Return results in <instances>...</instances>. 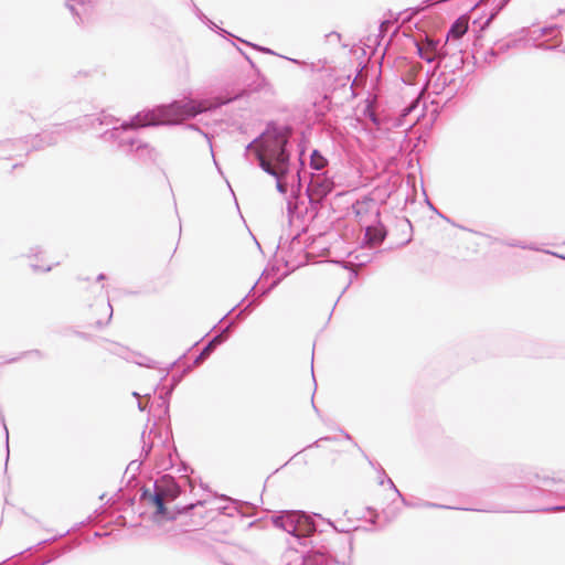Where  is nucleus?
<instances>
[{
	"label": "nucleus",
	"instance_id": "19",
	"mask_svg": "<svg viewBox=\"0 0 565 565\" xmlns=\"http://www.w3.org/2000/svg\"><path fill=\"white\" fill-rule=\"evenodd\" d=\"M267 138H268V132H267V129H266L259 137L255 138L252 142H249L246 146L244 156L247 157L248 152L254 148V146L256 143H259V145L254 150V152L256 153L257 150H262L263 149V145H264L265 140H267Z\"/></svg>",
	"mask_w": 565,
	"mask_h": 565
},
{
	"label": "nucleus",
	"instance_id": "49",
	"mask_svg": "<svg viewBox=\"0 0 565 565\" xmlns=\"http://www.w3.org/2000/svg\"><path fill=\"white\" fill-rule=\"evenodd\" d=\"M106 276L104 274H99L96 278L97 281L104 280Z\"/></svg>",
	"mask_w": 565,
	"mask_h": 565
},
{
	"label": "nucleus",
	"instance_id": "10",
	"mask_svg": "<svg viewBox=\"0 0 565 565\" xmlns=\"http://www.w3.org/2000/svg\"><path fill=\"white\" fill-rule=\"evenodd\" d=\"M234 324H235V320H232L224 329H222V331L220 333L215 334L206 343V345L202 349V351L199 353V355L193 361V364L195 366L200 365L203 361H205L218 345H221L222 343H224L227 340L228 334H230L232 328L234 327Z\"/></svg>",
	"mask_w": 565,
	"mask_h": 565
},
{
	"label": "nucleus",
	"instance_id": "45",
	"mask_svg": "<svg viewBox=\"0 0 565 565\" xmlns=\"http://www.w3.org/2000/svg\"><path fill=\"white\" fill-rule=\"evenodd\" d=\"M505 245L510 247H518V241H508L505 242Z\"/></svg>",
	"mask_w": 565,
	"mask_h": 565
},
{
	"label": "nucleus",
	"instance_id": "12",
	"mask_svg": "<svg viewBox=\"0 0 565 565\" xmlns=\"http://www.w3.org/2000/svg\"><path fill=\"white\" fill-rule=\"evenodd\" d=\"M529 40L525 36H509L497 41V51L502 54L511 50H522L527 46Z\"/></svg>",
	"mask_w": 565,
	"mask_h": 565
},
{
	"label": "nucleus",
	"instance_id": "27",
	"mask_svg": "<svg viewBox=\"0 0 565 565\" xmlns=\"http://www.w3.org/2000/svg\"><path fill=\"white\" fill-rule=\"evenodd\" d=\"M22 356H35V358H38V359H43V358H44V354H43L40 350L26 351V352H23L21 356L10 359L8 362H9V363H11V362H15V361H18L19 359H21Z\"/></svg>",
	"mask_w": 565,
	"mask_h": 565
},
{
	"label": "nucleus",
	"instance_id": "2",
	"mask_svg": "<svg viewBox=\"0 0 565 565\" xmlns=\"http://www.w3.org/2000/svg\"><path fill=\"white\" fill-rule=\"evenodd\" d=\"M268 138L262 150L256 151L259 168L276 179V189L279 193H287L288 185L282 179L289 172L290 152L288 150L291 128L278 126L275 122L267 125Z\"/></svg>",
	"mask_w": 565,
	"mask_h": 565
},
{
	"label": "nucleus",
	"instance_id": "1",
	"mask_svg": "<svg viewBox=\"0 0 565 565\" xmlns=\"http://www.w3.org/2000/svg\"><path fill=\"white\" fill-rule=\"evenodd\" d=\"M205 111L202 103L193 99L173 100L167 105H159L152 109L139 111L129 121H122L116 126L119 119L111 115L100 114L90 119V125L96 126H113L100 135V138L110 143H115L117 148L126 153H132L134 148L139 139L132 132L134 129L177 125L181 120L193 118L199 114Z\"/></svg>",
	"mask_w": 565,
	"mask_h": 565
},
{
	"label": "nucleus",
	"instance_id": "50",
	"mask_svg": "<svg viewBox=\"0 0 565 565\" xmlns=\"http://www.w3.org/2000/svg\"><path fill=\"white\" fill-rule=\"evenodd\" d=\"M328 525L332 526L335 531H338V529L334 526V524L331 521H328ZM339 532H342V530H339Z\"/></svg>",
	"mask_w": 565,
	"mask_h": 565
},
{
	"label": "nucleus",
	"instance_id": "9",
	"mask_svg": "<svg viewBox=\"0 0 565 565\" xmlns=\"http://www.w3.org/2000/svg\"><path fill=\"white\" fill-rule=\"evenodd\" d=\"M352 211L361 224L365 225L373 222H379L380 211L376 201L371 196H363L352 204Z\"/></svg>",
	"mask_w": 565,
	"mask_h": 565
},
{
	"label": "nucleus",
	"instance_id": "21",
	"mask_svg": "<svg viewBox=\"0 0 565 565\" xmlns=\"http://www.w3.org/2000/svg\"><path fill=\"white\" fill-rule=\"evenodd\" d=\"M448 77L445 74H440L437 78V81L433 85V90L435 94H440L441 90L446 87V85L449 83Z\"/></svg>",
	"mask_w": 565,
	"mask_h": 565
},
{
	"label": "nucleus",
	"instance_id": "25",
	"mask_svg": "<svg viewBox=\"0 0 565 565\" xmlns=\"http://www.w3.org/2000/svg\"><path fill=\"white\" fill-rule=\"evenodd\" d=\"M141 439H142L141 456L147 458L150 455L151 450H152L153 443L146 440V431L142 433Z\"/></svg>",
	"mask_w": 565,
	"mask_h": 565
},
{
	"label": "nucleus",
	"instance_id": "8",
	"mask_svg": "<svg viewBox=\"0 0 565 565\" xmlns=\"http://www.w3.org/2000/svg\"><path fill=\"white\" fill-rule=\"evenodd\" d=\"M285 565H338L331 556L320 551L299 552L295 548L282 555Z\"/></svg>",
	"mask_w": 565,
	"mask_h": 565
},
{
	"label": "nucleus",
	"instance_id": "7",
	"mask_svg": "<svg viewBox=\"0 0 565 565\" xmlns=\"http://www.w3.org/2000/svg\"><path fill=\"white\" fill-rule=\"evenodd\" d=\"M335 183L333 177L328 172H312L307 194L312 206L321 205L323 200L334 190Z\"/></svg>",
	"mask_w": 565,
	"mask_h": 565
},
{
	"label": "nucleus",
	"instance_id": "20",
	"mask_svg": "<svg viewBox=\"0 0 565 565\" xmlns=\"http://www.w3.org/2000/svg\"><path fill=\"white\" fill-rule=\"evenodd\" d=\"M502 54L501 51H497V42L492 47L483 53V61L488 64H492L498 55Z\"/></svg>",
	"mask_w": 565,
	"mask_h": 565
},
{
	"label": "nucleus",
	"instance_id": "31",
	"mask_svg": "<svg viewBox=\"0 0 565 565\" xmlns=\"http://www.w3.org/2000/svg\"><path fill=\"white\" fill-rule=\"evenodd\" d=\"M419 102L418 100H414L411 105L406 106L403 110H402V116H407L409 115L417 106H418Z\"/></svg>",
	"mask_w": 565,
	"mask_h": 565
},
{
	"label": "nucleus",
	"instance_id": "26",
	"mask_svg": "<svg viewBox=\"0 0 565 565\" xmlns=\"http://www.w3.org/2000/svg\"><path fill=\"white\" fill-rule=\"evenodd\" d=\"M364 115L376 126H380L381 124V120L377 116V114L375 113V110L371 107V105H367L366 108L364 109Z\"/></svg>",
	"mask_w": 565,
	"mask_h": 565
},
{
	"label": "nucleus",
	"instance_id": "3",
	"mask_svg": "<svg viewBox=\"0 0 565 565\" xmlns=\"http://www.w3.org/2000/svg\"><path fill=\"white\" fill-rule=\"evenodd\" d=\"M153 491L143 488L140 494V501L152 504L156 510L153 512V519L156 521H173L180 514H186L194 508L203 505L204 501H198L183 507H174L169 510L166 507L167 502L174 501L181 493V487L175 479L170 475H164L157 479L152 484Z\"/></svg>",
	"mask_w": 565,
	"mask_h": 565
},
{
	"label": "nucleus",
	"instance_id": "38",
	"mask_svg": "<svg viewBox=\"0 0 565 565\" xmlns=\"http://www.w3.org/2000/svg\"><path fill=\"white\" fill-rule=\"evenodd\" d=\"M92 292L95 296H103L104 294V286H97L96 284L92 286Z\"/></svg>",
	"mask_w": 565,
	"mask_h": 565
},
{
	"label": "nucleus",
	"instance_id": "35",
	"mask_svg": "<svg viewBox=\"0 0 565 565\" xmlns=\"http://www.w3.org/2000/svg\"><path fill=\"white\" fill-rule=\"evenodd\" d=\"M399 498H401V500H402V502H403V504L405 507H408V508H419L420 501H417V502L408 501L403 494Z\"/></svg>",
	"mask_w": 565,
	"mask_h": 565
},
{
	"label": "nucleus",
	"instance_id": "32",
	"mask_svg": "<svg viewBox=\"0 0 565 565\" xmlns=\"http://www.w3.org/2000/svg\"><path fill=\"white\" fill-rule=\"evenodd\" d=\"M136 363L138 365H143V366H147V367H154V361L146 358V356H141V360H138L136 361Z\"/></svg>",
	"mask_w": 565,
	"mask_h": 565
},
{
	"label": "nucleus",
	"instance_id": "6",
	"mask_svg": "<svg viewBox=\"0 0 565 565\" xmlns=\"http://www.w3.org/2000/svg\"><path fill=\"white\" fill-rule=\"evenodd\" d=\"M57 141L58 137L55 131H43L33 136L31 138V148L29 147V140H7L1 143L4 153L0 156V159H12L13 157L21 156L22 152L28 154L31 149H42L46 146L55 145Z\"/></svg>",
	"mask_w": 565,
	"mask_h": 565
},
{
	"label": "nucleus",
	"instance_id": "52",
	"mask_svg": "<svg viewBox=\"0 0 565 565\" xmlns=\"http://www.w3.org/2000/svg\"><path fill=\"white\" fill-rule=\"evenodd\" d=\"M96 324H97V327H99V328H100L104 323H103L100 320H98V321L96 322Z\"/></svg>",
	"mask_w": 565,
	"mask_h": 565
},
{
	"label": "nucleus",
	"instance_id": "48",
	"mask_svg": "<svg viewBox=\"0 0 565 565\" xmlns=\"http://www.w3.org/2000/svg\"><path fill=\"white\" fill-rule=\"evenodd\" d=\"M488 2H489V0H480V2H478V3L476 4L475 10H476V9H478L482 3L487 4Z\"/></svg>",
	"mask_w": 565,
	"mask_h": 565
},
{
	"label": "nucleus",
	"instance_id": "5",
	"mask_svg": "<svg viewBox=\"0 0 565 565\" xmlns=\"http://www.w3.org/2000/svg\"><path fill=\"white\" fill-rule=\"evenodd\" d=\"M537 478L539 486L529 488L526 486H514L505 489V497H520L524 499L525 501L509 509L504 510L505 512H539L540 510H529V509H522L524 507L530 505H537L542 508H547L546 505H542L535 502H531V500H536L540 498L545 497L546 494H558L562 489V483L559 481H556L553 478L544 477V478ZM542 512H545L544 510H541Z\"/></svg>",
	"mask_w": 565,
	"mask_h": 565
},
{
	"label": "nucleus",
	"instance_id": "15",
	"mask_svg": "<svg viewBox=\"0 0 565 565\" xmlns=\"http://www.w3.org/2000/svg\"><path fill=\"white\" fill-rule=\"evenodd\" d=\"M468 31V24L463 20V18L457 19L450 26L447 32L448 40H459L461 39Z\"/></svg>",
	"mask_w": 565,
	"mask_h": 565
},
{
	"label": "nucleus",
	"instance_id": "4",
	"mask_svg": "<svg viewBox=\"0 0 565 565\" xmlns=\"http://www.w3.org/2000/svg\"><path fill=\"white\" fill-rule=\"evenodd\" d=\"M315 516L308 515L303 511H281L279 514L271 518L273 524L292 535L300 545L307 546L308 537L318 531V525Z\"/></svg>",
	"mask_w": 565,
	"mask_h": 565
},
{
	"label": "nucleus",
	"instance_id": "46",
	"mask_svg": "<svg viewBox=\"0 0 565 565\" xmlns=\"http://www.w3.org/2000/svg\"><path fill=\"white\" fill-rule=\"evenodd\" d=\"M327 36H328V38L334 36V38H337L338 40H340V34H339L338 32H335V31H333V32L329 33Z\"/></svg>",
	"mask_w": 565,
	"mask_h": 565
},
{
	"label": "nucleus",
	"instance_id": "16",
	"mask_svg": "<svg viewBox=\"0 0 565 565\" xmlns=\"http://www.w3.org/2000/svg\"><path fill=\"white\" fill-rule=\"evenodd\" d=\"M89 3L88 0H68L66 6L74 17L82 20V17L88 11Z\"/></svg>",
	"mask_w": 565,
	"mask_h": 565
},
{
	"label": "nucleus",
	"instance_id": "24",
	"mask_svg": "<svg viewBox=\"0 0 565 565\" xmlns=\"http://www.w3.org/2000/svg\"><path fill=\"white\" fill-rule=\"evenodd\" d=\"M232 504H236V501L231 500ZM221 514L233 518L237 512V508L235 505H224L217 508Z\"/></svg>",
	"mask_w": 565,
	"mask_h": 565
},
{
	"label": "nucleus",
	"instance_id": "18",
	"mask_svg": "<svg viewBox=\"0 0 565 565\" xmlns=\"http://www.w3.org/2000/svg\"><path fill=\"white\" fill-rule=\"evenodd\" d=\"M416 47L420 58L425 60L427 63H433L434 61L439 58L440 53L436 49L427 51L419 44H416Z\"/></svg>",
	"mask_w": 565,
	"mask_h": 565
},
{
	"label": "nucleus",
	"instance_id": "57",
	"mask_svg": "<svg viewBox=\"0 0 565 565\" xmlns=\"http://www.w3.org/2000/svg\"><path fill=\"white\" fill-rule=\"evenodd\" d=\"M358 276V273L356 271H352V277H356Z\"/></svg>",
	"mask_w": 565,
	"mask_h": 565
},
{
	"label": "nucleus",
	"instance_id": "44",
	"mask_svg": "<svg viewBox=\"0 0 565 565\" xmlns=\"http://www.w3.org/2000/svg\"><path fill=\"white\" fill-rule=\"evenodd\" d=\"M4 430H6V439H7V451L9 452V430L6 425H4ZM8 458H9V455L7 456V459Z\"/></svg>",
	"mask_w": 565,
	"mask_h": 565
},
{
	"label": "nucleus",
	"instance_id": "58",
	"mask_svg": "<svg viewBox=\"0 0 565 565\" xmlns=\"http://www.w3.org/2000/svg\"><path fill=\"white\" fill-rule=\"evenodd\" d=\"M175 361L170 364V369H172L175 365Z\"/></svg>",
	"mask_w": 565,
	"mask_h": 565
},
{
	"label": "nucleus",
	"instance_id": "22",
	"mask_svg": "<svg viewBox=\"0 0 565 565\" xmlns=\"http://www.w3.org/2000/svg\"><path fill=\"white\" fill-rule=\"evenodd\" d=\"M518 247L519 248H522V249H530V250H535V252H543V249H541L537 245L535 244H525L524 242L522 241H518ZM544 253L546 254H551V255H554V256H557V257H562L564 258L563 256H559L558 254L554 253V252H550V250H544Z\"/></svg>",
	"mask_w": 565,
	"mask_h": 565
},
{
	"label": "nucleus",
	"instance_id": "23",
	"mask_svg": "<svg viewBox=\"0 0 565 565\" xmlns=\"http://www.w3.org/2000/svg\"><path fill=\"white\" fill-rule=\"evenodd\" d=\"M113 347L114 348L110 349V352L124 358L125 360H130L131 353L126 348H124L122 345H120L118 343H113Z\"/></svg>",
	"mask_w": 565,
	"mask_h": 565
},
{
	"label": "nucleus",
	"instance_id": "36",
	"mask_svg": "<svg viewBox=\"0 0 565 565\" xmlns=\"http://www.w3.org/2000/svg\"><path fill=\"white\" fill-rule=\"evenodd\" d=\"M172 390H173V386L164 394V396L163 395L160 396V399H161L162 405L164 406V412L166 413L169 409V402H168L167 398L171 394Z\"/></svg>",
	"mask_w": 565,
	"mask_h": 565
},
{
	"label": "nucleus",
	"instance_id": "39",
	"mask_svg": "<svg viewBox=\"0 0 565 565\" xmlns=\"http://www.w3.org/2000/svg\"><path fill=\"white\" fill-rule=\"evenodd\" d=\"M296 209H297L296 205H294L291 201L287 202V211H288L289 215H291Z\"/></svg>",
	"mask_w": 565,
	"mask_h": 565
},
{
	"label": "nucleus",
	"instance_id": "51",
	"mask_svg": "<svg viewBox=\"0 0 565 565\" xmlns=\"http://www.w3.org/2000/svg\"><path fill=\"white\" fill-rule=\"evenodd\" d=\"M344 436H345V439H349V440H351V439H352L351 435H350V434H348V433H345V435H344Z\"/></svg>",
	"mask_w": 565,
	"mask_h": 565
},
{
	"label": "nucleus",
	"instance_id": "43",
	"mask_svg": "<svg viewBox=\"0 0 565 565\" xmlns=\"http://www.w3.org/2000/svg\"><path fill=\"white\" fill-rule=\"evenodd\" d=\"M32 268H33L34 270L42 269L43 271H50V270L52 269V267H51V266H47V267H45V268H42V267H40V266H38V265H34V264H32Z\"/></svg>",
	"mask_w": 565,
	"mask_h": 565
},
{
	"label": "nucleus",
	"instance_id": "54",
	"mask_svg": "<svg viewBox=\"0 0 565 565\" xmlns=\"http://www.w3.org/2000/svg\"><path fill=\"white\" fill-rule=\"evenodd\" d=\"M138 407L140 411H143L142 404L140 402L138 403Z\"/></svg>",
	"mask_w": 565,
	"mask_h": 565
},
{
	"label": "nucleus",
	"instance_id": "59",
	"mask_svg": "<svg viewBox=\"0 0 565 565\" xmlns=\"http://www.w3.org/2000/svg\"><path fill=\"white\" fill-rule=\"evenodd\" d=\"M227 317V315H225L224 317H222L221 321L222 322L223 320H225V318Z\"/></svg>",
	"mask_w": 565,
	"mask_h": 565
},
{
	"label": "nucleus",
	"instance_id": "34",
	"mask_svg": "<svg viewBox=\"0 0 565 565\" xmlns=\"http://www.w3.org/2000/svg\"><path fill=\"white\" fill-rule=\"evenodd\" d=\"M252 306H253V303H252V302H249V303H248L244 309H242V310L236 315L235 320H242V319H244V318H245V316L247 315V312H249V311H250Z\"/></svg>",
	"mask_w": 565,
	"mask_h": 565
},
{
	"label": "nucleus",
	"instance_id": "17",
	"mask_svg": "<svg viewBox=\"0 0 565 565\" xmlns=\"http://www.w3.org/2000/svg\"><path fill=\"white\" fill-rule=\"evenodd\" d=\"M310 168L313 172H324L323 169L328 164V160L321 154V152L315 149L310 154Z\"/></svg>",
	"mask_w": 565,
	"mask_h": 565
},
{
	"label": "nucleus",
	"instance_id": "47",
	"mask_svg": "<svg viewBox=\"0 0 565 565\" xmlns=\"http://www.w3.org/2000/svg\"><path fill=\"white\" fill-rule=\"evenodd\" d=\"M244 56H245V58L248 61V63L250 64V66H252L253 68H255L256 66H255L254 62L250 60V57H249L248 55H246V54H244Z\"/></svg>",
	"mask_w": 565,
	"mask_h": 565
},
{
	"label": "nucleus",
	"instance_id": "13",
	"mask_svg": "<svg viewBox=\"0 0 565 565\" xmlns=\"http://www.w3.org/2000/svg\"><path fill=\"white\" fill-rule=\"evenodd\" d=\"M132 152L141 160H154L158 154L153 147L141 140L137 141Z\"/></svg>",
	"mask_w": 565,
	"mask_h": 565
},
{
	"label": "nucleus",
	"instance_id": "33",
	"mask_svg": "<svg viewBox=\"0 0 565 565\" xmlns=\"http://www.w3.org/2000/svg\"><path fill=\"white\" fill-rule=\"evenodd\" d=\"M381 473L383 476H385L386 482L388 483L390 488L393 489L398 497H402V493L399 492V490L396 488V486L394 484L392 479L386 476L385 471L382 468H381Z\"/></svg>",
	"mask_w": 565,
	"mask_h": 565
},
{
	"label": "nucleus",
	"instance_id": "41",
	"mask_svg": "<svg viewBox=\"0 0 565 565\" xmlns=\"http://www.w3.org/2000/svg\"><path fill=\"white\" fill-rule=\"evenodd\" d=\"M332 439H333V437H322V438L316 440L310 447H313V446L319 447V445L322 440H332Z\"/></svg>",
	"mask_w": 565,
	"mask_h": 565
},
{
	"label": "nucleus",
	"instance_id": "14",
	"mask_svg": "<svg viewBox=\"0 0 565 565\" xmlns=\"http://www.w3.org/2000/svg\"><path fill=\"white\" fill-rule=\"evenodd\" d=\"M509 0H502L500 1V3L494 8L492 9L491 13L487 17L486 20H482V19H473L472 21V25L475 28L478 26V30L479 31H483L486 30L490 23L492 22V20L498 15V13L503 9V7L507 4Z\"/></svg>",
	"mask_w": 565,
	"mask_h": 565
},
{
	"label": "nucleus",
	"instance_id": "40",
	"mask_svg": "<svg viewBox=\"0 0 565 565\" xmlns=\"http://www.w3.org/2000/svg\"><path fill=\"white\" fill-rule=\"evenodd\" d=\"M139 466H140V463H137V461H135V460H134V461H131V462L128 465V467H127V471H129V470H136V469H138V468H139Z\"/></svg>",
	"mask_w": 565,
	"mask_h": 565
},
{
	"label": "nucleus",
	"instance_id": "55",
	"mask_svg": "<svg viewBox=\"0 0 565 565\" xmlns=\"http://www.w3.org/2000/svg\"><path fill=\"white\" fill-rule=\"evenodd\" d=\"M291 62L299 64L300 62L298 60L289 58Z\"/></svg>",
	"mask_w": 565,
	"mask_h": 565
},
{
	"label": "nucleus",
	"instance_id": "42",
	"mask_svg": "<svg viewBox=\"0 0 565 565\" xmlns=\"http://www.w3.org/2000/svg\"><path fill=\"white\" fill-rule=\"evenodd\" d=\"M107 308L109 310V313H108V319H107L106 323H108L113 317V307L108 300H107Z\"/></svg>",
	"mask_w": 565,
	"mask_h": 565
},
{
	"label": "nucleus",
	"instance_id": "28",
	"mask_svg": "<svg viewBox=\"0 0 565 565\" xmlns=\"http://www.w3.org/2000/svg\"><path fill=\"white\" fill-rule=\"evenodd\" d=\"M186 128L188 129H192V130L199 132L200 135H202L206 139L207 145H209V147L211 149V153L213 154V146H212V141H211L210 136L207 134H205L204 131H202L198 126H195L193 124L186 125Z\"/></svg>",
	"mask_w": 565,
	"mask_h": 565
},
{
	"label": "nucleus",
	"instance_id": "30",
	"mask_svg": "<svg viewBox=\"0 0 565 565\" xmlns=\"http://www.w3.org/2000/svg\"><path fill=\"white\" fill-rule=\"evenodd\" d=\"M419 508L454 509L449 505L438 504L429 501H420Z\"/></svg>",
	"mask_w": 565,
	"mask_h": 565
},
{
	"label": "nucleus",
	"instance_id": "56",
	"mask_svg": "<svg viewBox=\"0 0 565 565\" xmlns=\"http://www.w3.org/2000/svg\"><path fill=\"white\" fill-rule=\"evenodd\" d=\"M312 408L318 412V408L316 407L315 403L312 402Z\"/></svg>",
	"mask_w": 565,
	"mask_h": 565
},
{
	"label": "nucleus",
	"instance_id": "37",
	"mask_svg": "<svg viewBox=\"0 0 565 565\" xmlns=\"http://www.w3.org/2000/svg\"><path fill=\"white\" fill-rule=\"evenodd\" d=\"M246 44L250 45L252 47H254L255 50H258L260 52H264V53H268V54H275L268 47H264V46H260V45H257V44H252L249 42H245Z\"/></svg>",
	"mask_w": 565,
	"mask_h": 565
},
{
	"label": "nucleus",
	"instance_id": "11",
	"mask_svg": "<svg viewBox=\"0 0 565 565\" xmlns=\"http://www.w3.org/2000/svg\"><path fill=\"white\" fill-rule=\"evenodd\" d=\"M364 226L366 243L375 246L380 245L386 238L387 232L380 221L365 224Z\"/></svg>",
	"mask_w": 565,
	"mask_h": 565
},
{
	"label": "nucleus",
	"instance_id": "53",
	"mask_svg": "<svg viewBox=\"0 0 565 565\" xmlns=\"http://www.w3.org/2000/svg\"><path fill=\"white\" fill-rule=\"evenodd\" d=\"M50 562H51V559L43 561V562L41 563V565H45V564H47V563H50Z\"/></svg>",
	"mask_w": 565,
	"mask_h": 565
},
{
	"label": "nucleus",
	"instance_id": "29",
	"mask_svg": "<svg viewBox=\"0 0 565 565\" xmlns=\"http://www.w3.org/2000/svg\"><path fill=\"white\" fill-rule=\"evenodd\" d=\"M523 509L529 510H544V511H565V505H553V508H542L537 505L524 507Z\"/></svg>",
	"mask_w": 565,
	"mask_h": 565
}]
</instances>
